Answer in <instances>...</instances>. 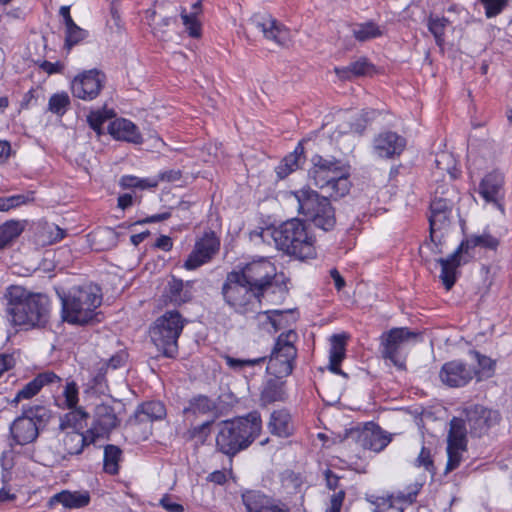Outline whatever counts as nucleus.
I'll return each instance as SVG.
<instances>
[{"mask_svg": "<svg viewBox=\"0 0 512 512\" xmlns=\"http://www.w3.org/2000/svg\"><path fill=\"white\" fill-rule=\"evenodd\" d=\"M416 465L418 467L423 466L425 470L432 474V476H434V474L436 473L431 451L425 446L422 447L416 459Z\"/></svg>", "mask_w": 512, "mask_h": 512, "instance_id": "53", "label": "nucleus"}, {"mask_svg": "<svg viewBox=\"0 0 512 512\" xmlns=\"http://www.w3.org/2000/svg\"><path fill=\"white\" fill-rule=\"evenodd\" d=\"M91 502V494L88 490H62L54 494L48 501L49 507L62 505L68 510L87 507Z\"/></svg>", "mask_w": 512, "mask_h": 512, "instance_id": "25", "label": "nucleus"}, {"mask_svg": "<svg viewBox=\"0 0 512 512\" xmlns=\"http://www.w3.org/2000/svg\"><path fill=\"white\" fill-rule=\"evenodd\" d=\"M220 240L215 232L204 233L203 237L196 241L194 249L184 262L187 270H194L209 262L219 251Z\"/></svg>", "mask_w": 512, "mask_h": 512, "instance_id": "17", "label": "nucleus"}, {"mask_svg": "<svg viewBox=\"0 0 512 512\" xmlns=\"http://www.w3.org/2000/svg\"><path fill=\"white\" fill-rule=\"evenodd\" d=\"M469 433L473 437H481L488 430L499 423L498 411L488 409L482 405H473L464 410Z\"/></svg>", "mask_w": 512, "mask_h": 512, "instance_id": "16", "label": "nucleus"}, {"mask_svg": "<svg viewBox=\"0 0 512 512\" xmlns=\"http://www.w3.org/2000/svg\"><path fill=\"white\" fill-rule=\"evenodd\" d=\"M214 420L206 421L200 425L194 426L188 430L189 437L191 439H198L204 442L210 434V426Z\"/></svg>", "mask_w": 512, "mask_h": 512, "instance_id": "55", "label": "nucleus"}, {"mask_svg": "<svg viewBox=\"0 0 512 512\" xmlns=\"http://www.w3.org/2000/svg\"><path fill=\"white\" fill-rule=\"evenodd\" d=\"M192 281L183 282V280L172 276L165 288V296L171 303L182 304L190 301L192 294Z\"/></svg>", "mask_w": 512, "mask_h": 512, "instance_id": "29", "label": "nucleus"}, {"mask_svg": "<svg viewBox=\"0 0 512 512\" xmlns=\"http://www.w3.org/2000/svg\"><path fill=\"white\" fill-rule=\"evenodd\" d=\"M478 373V370L463 361L453 360L442 366L439 377L449 387H462L467 385Z\"/></svg>", "mask_w": 512, "mask_h": 512, "instance_id": "19", "label": "nucleus"}, {"mask_svg": "<svg viewBox=\"0 0 512 512\" xmlns=\"http://www.w3.org/2000/svg\"><path fill=\"white\" fill-rule=\"evenodd\" d=\"M51 418V412L42 405L23 406L22 413L10 425V434L15 444L26 445L34 442L39 431Z\"/></svg>", "mask_w": 512, "mask_h": 512, "instance_id": "11", "label": "nucleus"}, {"mask_svg": "<svg viewBox=\"0 0 512 512\" xmlns=\"http://www.w3.org/2000/svg\"><path fill=\"white\" fill-rule=\"evenodd\" d=\"M485 8V14L488 18L499 15L508 5L509 0H479Z\"/></svg>", "mask_w": 512, "mask_h": 512, "instance_id": "51", "label": "nucleus"}, {"mask_svg": "<svg viewBox=\"0 0 512 512\" xmlns=\"http://www.w3.org/2000/svg\"><path fill=\"white\" fill-rule=\"evenodd\" d=\"M280 379L275 377L265 382L260 395V400L263 404L284 400V382Z\"/></svg>", "mask_w": 512, "mask_h": 512, "instance_id": "37", "label": "nucleus"}, {"mask_svg": "<svg viewBox=\"0 0 512 512\" xmlns=\"http://www.w3.org/2000/svg\"><path fill=\"white\" fill-rule=\"evenodd\" d=\"M13 153L10 142L0 139V164L6 163Z\"/></svg>", "mask_w": 512, "mask_h": 512, "instance_id": "63", "label": "nucleus"}, {"mask_svg": "<svg viewBox=\"0 0 512 512\" xmlns=\"http://www.w3.org/2000/svg\"><path fill=\"white\" fill-rule=\"evenodd\" d=\"M311 163L312 168L309 170V177L316 187L325 189L329 197L334 200L349 193L351 187L349 166L341 159L315 154L311 158Z\"/></svg>", "mask_w": 512, "mask_h": 512, "instance_id": "4", "label": "nucleus"}, {"mask_svg": "<svg viewBox=\"0 0 512 512\" xmlns=\"http://www.w3.org/2000/svg\"><path fill=\"white\" fill-rule=\"evenodd\" d=\"M217 410V404L207 395L198 394L193 396L188 405L184 407L183 414L185 415H207Z\"/></svg>", "mask_w": 512, "mask_h": 512, "instance_id": "36", "label": "nucleus"}, {"mask_svg": "<svg viewBox=\"0 0 512 512\" xmlns=\"http://www.w3.org/2000/svg\"><path fill=\"white\" fill-rule=\"evenodd\" d=\"M471 353L474 355V357L476 358V360L478 362L479 367L483 371H493L494 370L495 362L491 358L480 354L478 351H472Z\"/></svg>", "mask_w": 512, "mask_h": 512, "instance_id": "62", "label": "nucleus"}, {"mask_svg": "<svg viewBox=\"0 0 512 512\" xmlns=\"http://www.w3.org/2000/svg\"><path fill=\"white\" fill-rule=\"evenodd\" d=\"M122 458V450L113 444L104 447L103 469L110 475L119 473V461Z\"/></svg>", "mask_w": 512, "mask_h": 512, "instance_id": "39", "label": "nucleus"}, {"mask_svg": "<svg viewBox=\"0 0 512 512\" xmlns=\"http://www.w3.org/2000/svg\"><path fill=\"white\" fill-rule=\"evenodd\" d=\"M62 304V319L76 325H86L97 318L96 309L102 304L101 289L97 285L74 286L68 292L58 293Z\"/></svg>", "mask_w": 512, "mask_h": 512, "instance_id": "3", "label": "nucleus"}, {"mask_svg": "<svg viewBox=\"0 0 512 512\" xmlns=\"http://www.w3.org/2000/svg\"><path fill=\"white\" fill-rule=\"evenodd\" d=\"M405 146L406 139L392 131L379 133L373 141L374 151L381 158L399 156Z\"/></svg>", "mask_w": 512, "mask_h": 512, "instance_id": "22", "label": "nucleus"}, {"mask_svg": "<svg viewBox=\"0 0 512 512\" xmlns=\"http://www.w3.org/2000/svg\"><path fill=\"white\" fill-rule=\"evenodd\" d=\"M167 411L163 402L151 400L140 404L135 411V419L138 422H153L166 417Z\"/></svg>", "mask_w": 512, "mask_h": 512, "instance_id": "32", "label": "nucleus"}, {"mask_svg": "<svg viewBox=\"0 0 512 512\" xmlns=\"http://www.w3.org/2000/svg\"><path fill=\"white\" fill-rule=\"evenodd\" d=\"M283 313H284V311H281V310H269V311L264 312V314L267 315V318H268L270 324L272 325V327L274 328L275 332L279 331L280 329H282L284 327V325L282 323V318H280V319L276 318V316L282 317Z\"/></svg>", "mask_w": 512, "mask_h": 512, "instance_id": "60", "label": "nucleus"}, {"mask_svg": "<svg viewBox=\"0 0 512 512\" xmlns=\"http://www.w3.org/2000/svg\"><path fill=\"white\" fill-rule=\"evenodd\" d=\"M118 425V418L112 406L101 404L96 406L94 420L89 431L97 435V441L107 436Z\"/></svg>", "mask_w": 512, "mask_h": 512, "instance_id": "23", "label": "nucleus"}, {"mask_svg": "<svg viewBox=\"0 0 512 512\" xmlns=\"http://www.w3.org/2000/svg\"><path fill=\"white\" fill-rule=\"evenodd\" d=\"M185 326V319L176 311H166L150 327V338L164 357L175 358L178 354V339Z\"/></svg>", "mask_w": 512, "mask_h": 512, "instance_id": "9", "label": "nucleus"}, {"mask_svg": "<svg viewBox=\"0 0 512 512\" xmlns=\"http://www.w3.org/2000/svg\"><path fill=\"white\" fill-rule=\"evenodd\" d=\"M71 100L66 92L55 93L49 98L48 111L62 117L70 108Z\"/></svg>", "mask_w": 512, "mask_h": 512, "instance_id": "44", "label": "nucleus"}, {"mask_svg": "<svg viewBox=\"0 0 512 512\" xmlns=\"http://www.w3.org/2000/svg\"><path fill=\"white\" fill-rule=\"evenodd\" d=\"M107 129L108 133L116 140H123L135 144L142 141V137L136 125L130 120L124 118L115 119L109 123Z\"/></svg>", "mask_w": 512, "mask_h": 512, "instance_id": "27", "label": "nucleus"}, {"mask_svg": "<svg viewBox=\"0 0 512 512\" xmlns=\"http://www.w3.org/2000/svg\"><path fill=\"white\" fill-rule=\"evenodd\" d=\"M181 18L189 36L193 38L201 36V24L196 17V13L187 14L186 10L183 8Z\"/></svg>", "mask_w": 512, "mask_h": 512, "instance_id": "46", "label": "nucleus"}, {"mask_svg": "<svg viewBox=\"0 0 512 512\" xmlns=\"http://www.w3.org/2000/svg\"><path fill=\"white\" fill-rule=\"evenodd\" d=\"M272 238L276 248L299 260L316 256V239L306 223L298 218L287 220L273 229Z\"/></svg>", "mask_w": 512, "mask_h": 512, "instance_id": "5", "label": "nucleus"}, {"mask_svg": "<svg viewBox=\"0 0 512 512\" xmlns=\"http://www.w3.org/2000/svg\"><path fill=\"white\" fill-rule=\"evenodd\" d=\"M89 418V414L82 408H75L60 417L59 429L65 432L68 429L79 431L83 428L82 422Z\"/></svg>", "mask_w": 512, "mask_h": 512, "instance_id": "38", "label": "nucleus"}, {"mask_svg": "<svg viewBox=\"0 0 512 512\" xmlns=\"http://www.w3.org/2000/svg\"><path fill=\"white\" fill-rule=\"evenodd\" d=\"M248 27L252 32H261L265 39L278 46H285L289 40V32L285 26L268 13L253 14L248 20Z\"/></svg>", "mask_w": 512, "mask_h": 512, "instance_id": "15", "label": "nucleus"}, {"mask_svg": "<svg viewBox=\"0 0 512 512\" xmlns=\"http://www.w3.org/2000/svg\"><path fill=\"white\" fill-rule=\"evenodd\" d=\"M304 155L302 143H298L294 151L285 156L279 165L275 168L278 180L285 179L300 166V161Z\"/></svg>", "mask_w": 512, "mask_h": 512, "instance_id": "33", "label": "nucleus"}, {"mask_svg": "<svg viewBox=\"0 0 512 512\" xmlns=\"http://www.w3.org/2000/svg\"><path fill=\"white\" fill-rule=\"evenodd\" d=\"M466 420L453 417L450 421V429L447 437V445H453L456 448H467V428Z\"/></svg>", "mask_w": 512, "mask_h": 512, "instance_id": "35", "label": "nucleus"}, {"mask_svg": "<svg viewBox=\"0 0 512 512\" xmlns=\"http://www.w3.org/2000/svg\"><path fill=\"white\" fill-rule=\"evenodd\" d=\"M24 226L20 221L9 220L4 224L0 225V241L5 247L11 245V243L20 236L23 232Z\"/></svg>", "mask_w": 512, "mask_h": 512, "instance_id": "42", "label": "nucleus"}, {"mask_svg": "<svg viewBox=\"0 0 512 512\" xmlns=\"http://www.w3.org/2000/svg\"><path fill=\"white\" fill-rule=\"evenodd\" d=\"M326 486L330 490H336L339 487L340 478L330 469H326L324 472Z\"/></svg>", "mask_w": 512, "mask_h": 512, "instance_id": "64", "label": "nucleus"}, {"mask_svg": "<svg viewBox=\"0 0 512 512\" xmlns=\"http://www.w3.org/2000/svg\"><path fill=\"white\" fill-rule=\"evenodd\" d=\"M473 238L474 243L472 245L486 249L495 250L499 245V240L490 234L474 235Z\"/></svg>", "mask_w": 512, "mask_h": 512, "instance_id": "56", "label": "nucleus"}, {"mask_svg": "<svg viewBox=\"0 0 512 512\" xmlns=\"http://www.w3.org/2000/svg\"><path fill=\"white\" fill-rule=\"evenodd\" d=\"M360 441L364 448L375 452L382 451L391 441V437L377 425L372 429L365 428L360 434Z\"/></svg>", "mask_w": 512, "mask_h": 512, "instance_id": "30", "label": "nucleus"}, {"mask_svg": "<svg viewBox=\"0 0 512 512\" xmlns=\"http://www.w3.org/2000/svg\"><path fill=\"white\" fill-rule=\"evenodd\" d=\"M40 390L41 387L37 380L34 378L33 380L25 384L23 388L17 392L12 402L19 403L22 399H30L33 396H35Z\"/></svg>", "mask_w": 512, "mask_h": 512, "instance_id": "50", "label": "nucleus"}, {"mask_svg": "<svg viewBox=\"0 0 512 512\" xmlns=\"http://www.w3.org/2000/svg\"><path fill=\"white\" fill-rule=\"evenodd\" d=\"M62 444L66 452L61 456L63 460L71 456L80 455L84 448L89 445L99 446L97 435L89 431V429H87L85 433L76 430L65 431Z\"/></svg>", "mask_w": 512, "mask_h": 512, "instance_id": "21", "label": "nucleus"}, {"mask_svg": "<svg viewBox=\"0 0 512 512\" xmlns=\"http://www.w3.org/2000/svg\"><path fill=\"white\" fill-rule=\"evenodd\" d=\"M374 69V65L367 58L361 57L348 66L335 67L334 72L341 80H351L354 77L371 75Z\"/></svg>", "mask_w": 512, "mask_h": 512, "instance_id": "31", "label": "nucleus"}, {"mask_svg": "<svg viewBox=\"0 0 512 512\" xmlns=\"http://www.w3.org/2000/svg\"><path fill=\"white\" fill-rule=\"evenodd\" d=\"M113 117H115V112L112 109L92 110L87 115V123L97 136L100 137L104 135L103 124Z\"/></svg>", "mask_w": 512, "mask_h": 512, "instance_id": "40", "label": "nucleus"}, {"mask_svg": "<svg viewBox=\"0 0 512 512\" xmlns=\"http://www.w3.org/2000/svg\"><path fill=\"white\" fill-rule=\"evenodd\" d=\"M65 406L69 409L75 408L78 403V387L75 382L66 384L63 391Z\"/></svg>", "mask_w": 512, "mask_h": 512, "instance_id": "54", "label": "nucleus"}, {"mask_svg": "<svg viewBox=\"0 0 512 512\" xmlns=\"http://www.w3.org/2000/svg\"><path fill=\"white\" fill-rule=\"evenodd\" d=\"M223 359L225 360V363L230 369L236 372H240L245 367H254L256 365L264 364L267 361V355H262L251 359H238L230 355H224Z\"/></svg>", "mask_w": 512, "mask_h": 512, "instance_id": "45", "label": "nucleus"}, {"mask_svg": "<svg viewBox=\"0 0 512 512\" xmlns=\"http://www.w3.org/2000/svg\"><path fill=\"white\" fill-rule=\"evenodd\" d=\"M294 196L298 202V212L315 227L329 232L336 225L335 209L332 207L329 196H322L311 188H302L295 191Z\"/></svg>", "mask_w": 512, "mask_h": 512, "instance_id": "7", "label": "nucleus"}, {"mask_svg": "<svg viewBox=\"0 0 512 512\" xmlns=\"http://www.w3.org/2000/svg\"><path fill=\"white\" fill-rule=\"evenodd\" d=\"M467 448H456L453 445H447L448 460L445 468V473H449L457 469L462 461V453Z\"/></svg>", "mask_w": 512, "mask_h": 512, "instance_id": "48", "label": "nucleus"}, {"mask_svg": "<svg viewBox=\"0 0 512 512\" xmlns=\"http://www.w3.org/2000/svg\"><path fill=\"white\" fill-rule=\"evenodd\" d=\"M128 354L125 351H119L111 356L106 362V369L111 368L113 370L123 367L127 361Z\"/></svg>", "mask_w": 512, "mask_h": 512, "instance_id": "57", "label": "nucleus"}, {"mask_svg": "<svg viewBox=\"0 0 512 512\" xmlns=\"http://www.w3.org/2000/svg\"><path fill=\"white\" fill-rule=\"evenodd\" d=\"M419 333L409 330L407 327L392 328L380 336L382 357L389 360L399 369L405 368L404 358L401 357V349L410 340H414Z\"/></svg>", "mask_w": 512, "mask_h": 512, "instance_id": "13", "label": "nucleus"}, {"mask_svg": "<svg viewBox=\"0 0 512 512\" xmlns=\"http://www.w3.org/2000/svg\"><path fill=\"white\" fill-rule=\"evenodd\" d=\"M435 165L438 170L446 171L447 173H449L452 179H455L457 177L455 161L452 155L445 152L438 154L435 159Z\"/></svg>", "mask_w": 512, "mask_h": 512, "instance_id": "47", "label": "nucleus"}, {"mask_svg": "<svg viewBox=\"0 0 512 512\" xmlns=\"http://www.w3.org/2000/svg\"><path fill=\"white\" fill-rule=\"evenodd\" d=\"M347 338L345 334H334L330 338L329 370L344 377H347V374L340 369V364L346 356Z\"/></svg>", "mask_w": 512, "mask_h": 512, "instance_id": "28", "label": "nucleus"}, {"mask_svg": "<svg viewBox=\"0 0 512 512\" xmlns=\"http://www.w3.org/2000/svg\"><path fill=\"white\" fill-rule=\"evenodd\" d=\"M297 339L298 335L292 329L277 337L270 355H267L269 361L266 370L268 373L276 378H283L292 373L297 357V348L294 345Z\"/></svg>", "mask_w": 512, "mask_h": 512, "instance_id": "12", "label": "nucleus"}, {"mask_svg": "<svg viewBox=\"0 0 512 512\" xmlns=\"http://www.w3.org/2000/svg\"><path fill=\"white\" fill-rule=\"evenodd\" d=\"M261 431L262 419L258 411L224 420L218 424L216 449L231 459L248 449Z\"/></svg>", "mask_w": 512, "mask_h": 512, "instance_id": "1", "label": "nucleus"}, {"mask_svg": "<svg viewBox=\"0 0 512 512\" xmlns=\"http://www.w3.org/2000/svg\"><path fill=\"white\" fill-rule=\"evenodd\" d=\"M86 35L87 32L76 24L66 28L65 47L71 49L74 45L82 41Z\"/></svg>", "mask_w": 512, "mask_h": 512, "instance_id": "49", "label": "nucleus"}, {"mask_svg": "<svg viewBox=\"0 0 512 512\" xmlns=\"http://www.w3.org/2000/svg\"><path fill=\"white\" fill-rule=\"evenodd\" d=\"M474 243L473 236L469 239L463 240L458 248L447 258H439L437 262L441 265L440 279L447 291L451 290L456 283V269L462 264L466 263L471 257L469 251L477 247L472 245Z\"/></svg>", "mask_w": 512, "mask_h": 512, "instance_id": "14", "label": "nucleus"}, {"mask_svg": "<svg viewBox=\"0 0 512 512\" xmlns=\"http://www.w3.org/2000/svg\"><path fill=\"white\" fill-rule=\"evenodd\" d=\"M29 201V197L23 194L0 197V211H8Z\"/></svg>", "mask_w": 512, "mask_h": 512, "instance_id": "52", "label": "nucleus"}, {"mask_svg": "<svg viewBox=\"0 0 512 512\" xmlns=\"http://www.w3.org/2000/svg\"><path fill=\"white\" fill-rule=\"evenodd\" d=\"M223 300L234 312L245 315L256 310L262 303L263 296L256 293L236 270L229 272L221 288Z\"/></svg>", "mask_w": 512, "mask_h": 512, "instance_id": "10", "label": "nucleus"}, {"mask_svg": "<svg viewBox=\"0 0 512 512\" xmlns=\"http://www.w3.org/2000/svg\"><path fill=\"white\" fill-rule=\"evenodd\" d=\"M160 505L168 512H183L184 511L183 505L175 502L174 497L169 494H165L160 499Z\"/></svg>", "mask_w": 512, "mask_h": 512, "instance_id": "59", "label": "nucleus"}, {"mask_svg": "<svg viewBox=\"0 0 512 512\" xmlns=\"http://www.w3.org/2000/svg\"><path fill=\"white\" fill-rule=\"evenodd\" d=\"M260 296L265 295L268 289L274 287L281 298H285L289 288V278L284 273H277L275 265L267 258H260L247 263L241 270L236 271Z\"/></svg>", "mask_w": 512, "mask_h": 512, "instance_id": "6", "label": "nucleus"}, {"mask_svg": "<svg viewBox=\"0 0 512 512\" xmlns=\"http://www.w3.org/2000/svg\"><path fill=\"white\" fill-rule=\"evenodd\" d=\"M353 36L360 42H365L382 35V31L379 26L373 21H367L365 23L355 24L352 29Z\"/></svg>", "mask_w": 512, "mask_h": 512, "instance_id": "41", "label": "nucleus"}, {"mask_svg": "<svg viewBox=\"0 0 512 512\" xmlns=\"http://www.w3.org/2000/svg\"><path fill=\"white\" fill-rule=\"evenodd\" d=\"M449 24V20L445 17H433L428 19V29L435 38L438 47L443 49L445 44V30Z\"/></svg>", "mask_w": 512, "mask_h": 512, "instance_id": "43", "label": "nucleus"}, {"mask_svg": "<svg viewBox=\"0 0 512 512\" xmlns=\"http://www.w3.org/2000/svg\"><path fill=\"white\" fill-rule=\"evenodd\" d=\"M459 200V192L453 184L444 183L435 189L430 203L429 225L430 238L436 246L441 243V231L450 225L452 210Z\"/></svg>", "mask_w": 512, "mask_h": 512, "instance_id": "8", "label": "nucleus"}, {"mask_svg": "<svg viewBox=\"0 0 512 512\" xmlns=\"http://www.w3.org/2000/svg\"><path fill=\"white\" fill-rule=\"evenodd\" d=\"M504 175L499 171H492L485 175L479 184L478 192L486 202L501 208L500 199L503 197Z\"/></svg>", "mask_w": 512, "mask_h": 512, "instance_id": "24", "label": "nucleus"}, {"mask_svg": "<svg viewBox=\"0 0 512 512\" xmlns=\"http://www.w3.org/2000/svg\"><path fill=\"white\" fill-rule=\"evenodd\" d=\"M421 487V484L415 483L409 487L407 493L399 492L396 497H382L376 500L369 499V501L375 506L374 512H404L403 503L413 504Z\"/></svg>", "mask_w": 512, "mask_h": 512, "instance_id": "20", "label": "nucleus"}, {"mask_svg": "<svg viewBox=\"0 0 512 512\" xmlns=\"http://www.w3.org/2000/svg\"><path fill=\"white\" fill-rule=\"evenodd\" d=\"M268 429L279 437L290 436L293 431L290 414L286 410L274 411L270 416Z\"/></svg>", "mask_w": 512, "mask_h": 512, "instance_id": "34", "label": "nucleus"}, {"mask_svg": "<svg viewBox=\"0 0 512 512\" xmlns=\"http://www.w3.org/2000/svg\"><path fill=\"white\" fill-rule=\"evenodd\" d=\"M35 379L37 380V382L39 383L40 387H44L46 385H51V384H55V383H60L61 382V378L56 375L53 371H44L42 373H39Z\"/></svg>", "mask_w": 512, "mask_h": 512, "instance_id": "58", "label": "nucleus"}, {"mask_svg": "<svg viewBox=\"0 0 512 512\" xmlns=\"http://www.w3.org/2000/svg\"><path fill=\"white\" fill-rule=\"evenodd\" d=\"M105 75L98 70H89L77 76L71 85L74 97L84 101L95 99L103 88Z\"/></svg>", "mask_w": 512, "mask_h": 512, "instance_id": "18", "label": "nucleus"}, {"mask_svg": "<svg viewBox=\"0 0 512 512\" xmlns=\"http://www.w3.org/2000/svg\"><path fill=\"white\" fill-rule=\"evenodd\" d=\"M242 501L247 512H289L287 509L274 504L259 491H246L242 494Z\"/></svg>", "mask_w": 512, "mask_h": 512, "instance_id": "26", "label": "nucleus"}, {"mask_svg": "<svg viewBox=\"0 0 512 512\" xmlns=\"http://www.w3.org/2000/svg\"><path fill=\"white\" fill-rule=\"evenodd\" d=\"M345 499V491L340 489L331 496L330 508L326 512H340L343 501Z\"/></svg>", "mask_w": 512, "mask_h": 512, "instance_id": "61", "label": "nucleus"}, {"mask_svg": "<svg viewBox=\"0 0 512 512\" xmlns=\"http://www.w3.org/2000/svg\"><path fill=\"white\" fill-rule=\"evenodd\" d=\"M7 313L15 325L44 327L50 318V300L45 294L31 293L22 286H10L5 294Z\"/></svg>", "mask_w": 512, "mask_h": 512, "instance_id": "2", "label": "nucleus"}]
</instances>
